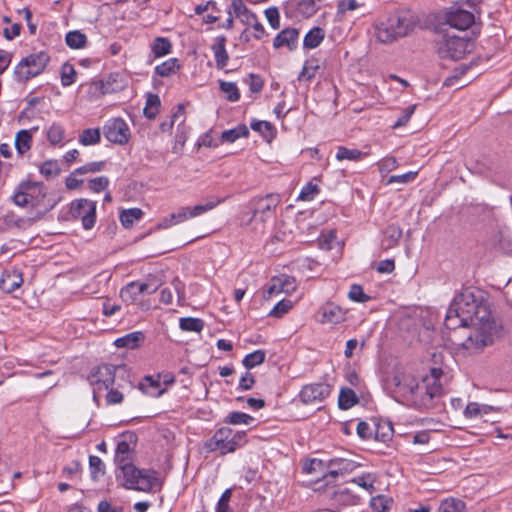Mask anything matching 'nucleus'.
Returning a JSON list of instances; mask_svg holds the SVG:
<instances>
[{
    "mask_svg": "<svg viewBox=\"0 0 512 512\" xmlns=\"http://www.w3.org/2000/svg\"><path fill=\"white\" fill-rule=\"evenodd\" d=\"M253 421H254V418L252 416H250L249 414L243 413V412H238V411L229 413L225 418V422L228 424H231V425H240V424L249 425Z\"/></svg>",
    "mask_w": 512,
    "mask_h": 512,
    "instance_id": "ea45409f",
    "label": "nucleus"
},
{
    "mask_svg": "<svg viewBox=\"0 0 512 512\" xmlns=\"http://www.w3.org/2000/svg\"><path fill=\"white\" fill-rule=\"evenodd\" d=\"M130 374L125 365L103 364L94 368L88 376V381L93 387V398L97 401L99 393L108 390L118 379L131 385Z\"/></svg>",
    "mask_w": 512,
    "mask_h": 512,
    "instance_id": "20e7f679",
    "label": "nucleus"
},
{
    "mask_svg": "<svg viewBox=\"0 0 512 512\" xmlns=\"http://www.w3.org/2000/svg\"><path fill=\"white\" fill-rule=\"evenodd\" d=\"M231 9L243 23L250 24L255 21L256 15L247 8L242 0H232Z\"/></svg>",
    "mask_w": 512,
    "mask_h": 512,
    "instance_id": "5701e85b",
    "label": "nucleus"
},
{
    "mask_svg": "<svg viewBox=\"0 0 512 512\" xmlns=\"http://www.w3.org/2000/svg\"><path fill=\"white\" fill-rule=\"evenodd\" d=\"M319 68V65L316 60H307L302 68L298 76V80H306L309 81L313 79L316 75V71Z\"/></svg>",
    "mask_w": 512,
    "mask_h": 512,
    "instance_id": "de8ad7c7",
    "label": "nucleus"
},
{
    "mask_svg": "<svg viewBox=\"0 0 512 512\" xmlns=\"http://www.w3.org/2000/svg\"><path fill=\"white\" fill-rule=\"evenodd\" d=\"M161 105L160 98L156 94H148L146 106L144 107L143 113L148 119H154L159 112Z\"/></svg>",
    "mask_w": 512,
    "mask_h": 512,
    "instance_id": "473e14b6",
    "label": "nucleus"
},
{
    "mask_svg": "<svg viewBox=\"0 0 512 512\" xmlns=\"http://www.w3.org/2000/svg\"><path fill=\"white\" fill-rule=\"evenodd\" d=\"M265 16L273 29H278L280 27V15L276 7L267 8L265 10Z\"/></svg>",
    "mask_w": 512,
    "mask_h": 512,
    "instance_id": "4d7b16f0",
    "label": "nucleus"
},
{
    "mask_svg": "<svg viewBox=\"0 0 512 512\" xmlns=\"http://www.w3.org/2000/svg\"><path fill=\"white\" fill-rule=\"evenodd\" d=\"M359 401L358 396L354 392V390L350 388H342L338 398L339 408L342 410H347L354 405H356Z\"/></svg>",
    "mask_w": 512,
    "mask_h": 512,
    "instance_id": "a878e982",
    "label": "nucleus"
},
{
    "mask_svg": "<svg viewBox=\"0 0 512 512\" xmlns=\"http://www.w3.org/2000/svg\"><path fill=\"white\" fill-rule=\"evenodd\" d=\"M179 67L178 60L176 58H170L160 65H157L155 71L158 75L167 77L174 74Z\"/></svg>",
    "mask_w": 512,
    "mask_h": 512,
    "instance_id": "4c0bfd02",
    "label": "nucleus"
},
{
    "mask_svg": "<svg viewBox=\"0 0 512 512\" xmlns=\"http://www.w3.org/2000/svg\"><path fill=\"white\" fill-rule=\"evenodd\" d=\"M105 138L112 143L126 144L131 136L128 124L122 118L109 119L103 127Z\"/></svg>",
    "mask_w": 512,
    "mask_h": 512,
    "instance_id": "9b49d317",
    "label": "nucleus"
},
{
    "mask_svg": "<svg viewBox=\"0 0 512 512\" xmlns=\"http://www.w3.org/2000/svg\"><path fill=\"white\" fill-rule=\"evenodd\" d=\"M128 489L148 492L159 485L157 472L149 469H138L132 463L119 468Z\"/></svg>",
    "mask_w": 512,
    "mask_h": 512,
    "instance_id": "0eeeda50",
    "label": "nucleus"
},
{
    "mask_svg": "<svg viewBox=\"0 0 512 512\" xmlns=\"http://www.w3.org/2000/svg\"><path fill=\"white\" fill-rule=\"evenodd\" d=\"M365 155H366L365 153L361 152L358 149H350V148H347L344 146H340L337 149L336 159L338 161H344V160L358 161Z\"/></svg>",
    "mask_w": 512,
    "mask_h": 512,
    "instance_id": "2f4dec72",
    "label": "nucleus"
},
{
    "mask_svg": "<svg viewBox=\"0 0 512 512\" xmlns=\"http://www.w3.org/2000/svg\"><path fill=\"white\" fill-rule=\"evenodd\" d=\"M417 24L416 15L410 10H398L375 23V35L381 43H391L405 37Z\"/></svg>",
    "mask_w": 512,
    "mask_h": 512,
    "instance_id": "7ed1b4c3",
    "label": "nucleus"
},
{
    "mask_svg": "<svg viewBox=\"0 0 512 512\" xmlns=\"http://www.w3.org/2000/svg\"><path fill=\"white\" fill-rule=\"evenodd\" d=\"M332 499L335 502L343 505L354 504L355 499L354 496L351 495L350 491L346 487H338L332 493Z\"/></svg>",
    "mask_w": 512,
    "mask_h": 512,
    "instance_id": "79ce46f5",
    "label": "nucleus"
},
{
    "mask_svg": "<svg viewBox=\"0 0 512 512\" xmlns=\"http://www.w3.org/2000/svg\"><path fill=\"white\" fill-rule=\"evenodd\" d=\"M331 393V386L326 383H314L305 385L299 393L302 403L316 404L325 400Z\"/></svg>",
    "mask_w": 512,
    "mask_h": 512,
    "instance_id": "f8f14e48",
    "label": "nucleus"
},
{
    "mask_svg": "<svg viewBox=\"0 0 512 512\" xmlns=\"http://www.w3.org/2000/svg\"><path fill=\"white\" fill-rule=\"evenodd\" d=\"M47 138L51 144H59L64 138V129L58 124H52L47 131Z\"/></svg>",
    "mask_w": 512,
    "mask_h": 512,
    "instance_id": "8fccbe9b",
    "label": "nucleus"
},
{
    "mask_svg": "<svg viewBox=\"0 0 512 512\" xmlns=\"http://www.w3.org/2000/svg\"><path fill=\"white\" fill-rule=\"evenodd\" d=\"M488 408L486 406H480L478 403L472 402L469 403L465 410L464 415L467 418H475L479 416L482 412L487 413Z\"/></svg>",
    "mask_w": 512,
    "mask_h": 512,
    "instance_id": "6e6d98bb",
    "label": "nucleus"
},
{
    "mask_svg": "<svg viewBox=\"0 0 512 512\" xmlns=\"http://www.w3.org/2000/svg\"><path fill=\"white\" fill-rule=\"evenodd\" d=\"M222 201H223V199H221L219 197H211L204 204H198V205H196L194 207H190V216L192 218L198 217V216H200V215H202V214H204V213L214 209Z\"/></svg>",
    "mask_w": 512,
    "mask_h": 512,
    "instance_id": "cd10ccee",
    "label": "nucleus"
},
{
    "mask_svg": "<svg viewBox=\"0 0 512 512\" xmlns=\"http://www.w3.org/2000/svg\"><path fill=\"white\" fill-rule=\"evenodd\" d=\"M119 77V74H110L102 83L103 93H112L122 90L124 88V84L122 81H118Z\"/></svg>",
    "mask_w": 512,
    "mask_h": 512,
    "instance_id": "49530a36",
    "label": "nucleus"
},
{
    "mask_svg": "<svg viewBox=\"0 0 512 512\" xmlns=\"http://www.w3.org/2000/svg\"><path fill=\"white\" fill-rule=\"evenodd\" d=\"M266 353L263 350H256L245 356L243 365L247 369H252L265 361Z\"/></svg>",
    "mask_w": 512,
    "mask_h": 512,
    "instance_id": "a19ab883",
    "label": "nucleus"
},
{
    "mask_svg": "<svg viewBox=\"0 0 512 512\" xmlns=\"http://www.w3.org/2000/svg\"><path fill=\"white\" fill-rule=\"evenodd\" d=\"M231 496H232L231 489H226L223 492V494L221 495V497L217 503L216 512H230L229 501L231 499Z\"/></svg>",
    "mask_w": 512,
    "mask_h": 512,
    "instance_id": "052dcab7",
    "label": "nucleus"
},
{
    "mask_svg": "<svg viewBox=\"0 0 512 512\" xmlns=\"http://www.w3.org/2000/svg\"><path fill=\"white\" fill-rule=\"evenodd\" d=\"M437 53L443 59L459 60L474 48L472 40L466 36H460L443 30L436 41Z\"/></svg>",
    "mask_w": 512,
    "mask_h": 512,
    "instance_id": "39448f33",
    "label": "nucleus"
},
{
    "mask_svg": "<svg viewBox=\"0 0 512 512\" xmlns=\"http://www.w3.org/2000/svg\"><path fill=\"white\" fill-rule=\"evenodd\" d=\"M446 25L460 31L468 29L475 21L472 12L461 8H451L445 13L444 17Z\"/></svg>",
    "mask_w": 512,
    "mask_h": 512,
    "instance_id": "ddd939ff",
    "label": "nucleus"
},
{
    "mask_svg": "<svg viewBox=\"0 0 512 512\" xmlns=\"http://www.w3.org/2000/svg\"><path fill=\"white\" fill-rule=\"evenodd\" d=\"M23 284L22 273L17 269L6 270L0 278V289L12 293Z\"/></svg>",
    "mask_w": 512,
    "mask_h": 512,
    "instance_id": "f3484780",
    "label": "nucleus"
},
{
    "mask_svg": "<svg viewBox=\"0 0 512 512\" xmlns=\"http://www.w3.org/2000/svg\"><path fill=\"white\" fill-rule=\"evenodd\" d=\"M291 308L292 302L290 300H281L273 307L269 315L272 317L280 318L284 314H286Z\"/></svg>",
    "mask_w": 512,
    "mask_h": 512,
    "instance_id": "603ef678",
    "label": "nucleus"
},
{
    "mask_svg": "<svg viewBox=\"0 0 512 512\" xmlns=\"http://www.w3.org/2000/svg\"><path fill=\"white\" fill-rule=\"evenodd\" d=\"M179 327L183 331L200 332L204 328V322L199 318L184 317L179 320Z\"/></svg>",
    "mask_w": 512,
    "mask_h": 512,
    "instance_id": "72a5a7b5",
    "label": "nucleus"
},
{
    "mask_svg": "<svg viewBox=\"0 0 512 512\" xmlns=\"http://www.w3.org/2000/svg\"><path fill=\"white\" fill-rule=\"evenodd\" d=\"M296 289L295 279L291 276L281 275L274 277L268 287L267 293L269 296L279 293L290 294Z\"/></svg>",
    "mask_w": 512,
    "mask_h": 512,
    "instance_id": "dca6fc26",
    "label": "nucleus"
},
{
    "mask_svg": "<svg viewBox=\"0 0 512 512\" xmlns=\"http://www.w3.org/2000/svg\"><path fill=\"white\" fill-rule=\"evenodd\" d=\"M142 215L143 212L139 208L124 210L120 214V221L124 227L129 228L135 221L140 220Z\"/></svg>",
    "mask_w": 512,
    "mask_h": 512,
    "instance_id": "c9c22d12",
    "label": "nucleus"
},
{
    "mask_svg": "<svg viewBox=\"0 0 512 512\" xmlns=\"http://www.w3.org/2000/svg\"><path fill=\"white\" fill-rule=\"evenodd\" d=\"M155 289H150L147 283L130 282L120 291V297L125 302H135L141 294H151Z\"/></svg>",
    "mask_w": 512,
    "mask_h": 512,
    "instance_id": "2eb2a0df",
    "label": "nucleus"
},
{
    "mask_svg": "<svg viewBox=\"0 0 512 512\" xmlns=\"http://www.w3.org/2000/svg\"><path fill=\"white\" fill-rule=\"evenodd\" d=\"M442 375L441 369L432 368L430 374L418 383L410 374L396 373L388 380L387 387L396 401L408 402L417 408L428 409L432 407L433 399L444 393L440 382Z\"/></svg>",
    "mask_w": 512,
    "mask_h": 512,
    "instance_id": "f03ea898",
    "label": "nucleus"
},
{
    "mask_svg": "<svg viewBox=\"0 0 512 512\" xmlns=\"http://www.w3.org/2000/svg\"><path fill=\"white\" fill-rule=\"evenodd\" d=\"M40 172L46 177H51L56 176L59 172V169L55 162L47 161L40 167Z\"/></svg>",
    "mask_w": 512,
    "mask_h": 512,
    "instance_id": "69168bd1",
    "label": "nucleus"
},
{
    "mask_svg": "<svg viewBox=\"0 0 512 512\" xmlns=\"http://www.w3.org/2000/svg\"><path fill=\"white\" fill-rule=\"evenodd\" d=\"M376 478L373 474L367 473L357 476L351 480V483H354L365 490H367L370 494L375 491L374 483Z\"/></svg>",
    "mask_w": 512,
    "mask_h": 512,
    "instance_id": "37998d69",
    "label": "nucleus"
},
{
    "mask_svg": "<svg viewBox=\"0 0 512 512\" xmlns=\"http://www.w3.org/2000/svg\"><path fill=\"white\" fill-rule=\"evenodd\" d=\"M249 135V130L246 125H238L235 128L225 130L221 134V139L223 142L233 143L237 139L241 137H247Z\"/></svg>",
    "mask_w": 512,
    "mask_h": 512,
    "instance_id": "bb28decb",
    "label": "nucleus"
},
{
    "mask_svg": "<svg viewBox=\"0 0 512 512\" xmlns=\"http://www.w3.org/2000/svg\"><path fill=\"white\" fill-rule=\"evenodd\" d=\"M104 168V162H91L82 167L77 168L73 175H83L89 172H99Z\"/></svg>",
    "mask_w": 512,
    "mask_h": 512,
    "instance_id": "5fc2aeb1",
    "label": "nucleus"
},
{
    "mask_svg": "<svg viewBox=\"0 0 512 512\" xmlns=\"http://www.w3.org/2000/svg\"><path fill=\"white\" fill-rule=\"evenodd\" d=\"M68 214L71 219L81 220L85 230L91 229L96 222V202L77 199L71 202Z\"/></svg>",
    "mask_w": 512,
    "mask_h": 512,
    "instance_id": "1a4fd4ad",
    "label": "nucleus"
},
{
    "mask_svg": "<svg viewBox=\"0 0 512 512\" xmlns=\"http://www.w3.org/2000/svg\"><path fill=\"white\" fill-rule=\"evenodd\" d=\"M255 384L254 376L246 372L239 381V389L241 390H250Z\"/></svg>",
    "mask_w": 512,
    "mask_h": 512,
    "instance_id": "774afa93",
    "label": "nucleus"
},
{
    "mask_svg": "<svg viewBox=\"0 0 512 512\" xmlns=\"http://www.w3.org/2000/svg\"><path fill=\"white\" fill-rule=\"evenodd\" d=\"M318 192V186L316 184L309 182L302 188L298 198L303 201H310L314 199L315 195Z\"/></svg>",
    "mask_w": 512,
    "mask_h": 512,
    "instance_id": "864d4df0",
    "label": "nucleus"
},
{
    "mask_svg": "<svg viewBox=\"0 0 512 512\" xmlns=\"http://www.w3.org/2000/svg\"><path fill=\"white\" fill-rule=\"evenodd\" d=\"M444 325L449 330L475 327L474 332L461 343L464 349L471 352H479L492 345L497 333L496 323L483 302L481 292L472 289H465L454 297L447 310Z\"/></svg>",
    "mask_w": 512,
    "mask_h": 512,
    "instance_id": "f257e3e1",
    "label": "nucleus"
},
{
    "mask_svg": "<svg viewBox=\"0 0 512 512\" xmlns=\"http://www.w3.org/2000/svg\"><path fill=\"white\" fill-rule=\"evenodd\" d=\"M123 399L124 395L122 392H120L117 389H113L112 387L108 389V392L106 394V403L108 405L119 404L123 401Z\"/></svg>",
    "mask_w": 512,
    "mask_h": 512,
    "instance_id": "0e129e2a",
    "label": "nucleus"
},
{
    "mask_svg": "<svg viewBox=\"0 0 512 512\" xmlns=\"http://www.w3.org/2000/svg\"><path fill=\"white\" fill-rule=\"evenodd\" d=\"M151 49L155 57H162L170 52L171 43L167 38L157 37L154 39Z\"/></svg>",
    "mask_w": 512,
    "mask_h": 512,
    "instance_id": "e433bc0d",
    "label": "nucleus"
},
{
    "mask_svg": "<svg viewBox=\"0 0 512 512\" xmlns=\"http://www.w3.org/2000/svg\"><path fill=\"white\" fill-rule=\"evenodd\" d=\"M246 443L244 431H234L229 427L219 428L214 435L204 443L207 452H219L221 455L232 453Z\"/></svg>",
    "mask_w": 512,
    "mask_h": 512,
    "instance_id": "423d86ee",
    "label": "nucleus"
},
{
    "mask_svg": "<svg viewBox=\"0 0 512 512\" xmlns=\"http://www.w3.org/2000/svg\"><path fill=\"white\" fill-rule=\"evenodd\" d=\"M465 505L463 501L456 498H448L443 500L438 508L439 512H462Z\"/></svg>",
    "mask_w": 512,
    "mask_h": 512,
    "instance_id": "c03bdc74",
    "label": "nucleus"
},
{
    "mask_svg": "<svg viewBox=\"0 0 512 512\" xmlns=\"http://www.w3.org/2000/svg\"><path fill=\"white\" fill-rule=\"evenodd\" d=\"M50 58L45 52L33 53L22 59L15 68V78L24 82L41 74L47 66Z\"/></svg>",
    "mask_w": 512,
    "mask_h": 512,
    "instance_id": "6e6552de",
    "label": "nucleus"
},
{
    "mask_svg": "<svg viewBox=\"0 0 512 512\" xmlns=\"http://www.w3.org/2000/svg\"><path fill=\"white\" fill-rule=\"evenodd\" d=\"M393 505V499L385 495H377L370 500L369 506L375 512H388Z\"/></svg>",
    "mask_w": 512,
    "mask_h": 512,
    "instance_id": "c756f323",
    "label": "nucleus"
},
{
    "mask_svg": "<svg viewBox=\"0 0 512 512\" xmlns=\"http://www.w3.org/2000/svg\"><path fill=\"white\" fill-rule=\"evenodd\" d=\"M134 448L127 441H119L115 451L114 461L118 469L132 463Z\"/></svg>",
    "mask_w": 512,
    "mask_h": 512,
    "instance_id": "412c9836",
    "label": "nucleus"
},
{
    "mask_svg": "<svg viewBox=\"0 0 512 512\" xmlns=\"http://www.w3.org/2000/svg\"><path fill=\"white\" fill-rule=\"evenodd\" d=\"M281 196L278 193H270L262 197H255L250 201L252 207V220H265L270 217L275 208L280 204Z\"/></svg>",
    "mask_w": 512,
    "mask_h": 512,
    "instance_id": "9d476101",
    "label": "nucleus"
},
{
    "mask_svg": "<svg viewBox=\"0 0 512 512\" xmlns=\"http://www.w3.org/2000/svg\"><path fill=\"white\" fill-rule=\"evenodd\" d=\"M142 337L143 336L141 332L129 333L123 337L116 339L115 345L118 348H135Z\"/></svg>",
    "mask_w": 512,
    "mask_h": 512,
    "instance_id": "58836bf2",
    "label": "nucleus"
},
{
    "mask_svg": "<svg viewBox=\"0 0 512 512\" xmlns=\"http://www.w3.org/2000/svg\"><path fill=\"white\" fill-rule=\"evenodd\" d=\"M246 83L252 93H259L263 89L264 85L262 78L253 73L249 74Z\"/></svg>",
    "mask_w": 512,
    "mask_h": 512,
    "instance_id": "13d9d810",
    "label": "nucleus"
},
{
    "mask_svg": "<svg viewBox=\"0 0 512 512\" xmlns=\"http://www.w3.org/2000/svg\"><path fill=\"white\" fill-rule=\"evenodd\" d=\"M330 470L328 474L332 477H336L339 473L351 471L354 467L353 462L343 458H333L328 464Z\"/></svg>",
    "mask_w": 512,
    "mask_h": 512,
    "instance_id": "393cba45",
    "label": "nucleus"
},
{
    "mask_svg": "<svg viewBox=\"0 0 512 512\" xmlns=\"http://www.w3.org/2000/svg\"><path fill=\"white\" fill-rule=\"evenodd\" d=\"M172 219H174L176 224L182 223L190 218V207H181L177 212L172 213Z\"/></svg>",
    "mask_w": 512,
    "mask_h": 512,
    "instance_id": "338daca9",
    "label": "nucleus"
},
{
    "mask_svg": "<svg viewBox=\"0 0 512 512\" xmlns=\"http://www.w3.org/2000/svg\"><path fill=\"white\" fill-rule=\"evenodd\" d=\"M336 239V233L334 231H329L327 233H322L319 237V246L324 250L332 249V242Z\"/></svg>",
    "mask_w": 512,
    "mask_h": 512,
    "instance_id": "680f3d73",
    "label": "nucleus"
},
{
    "mask_svg": "<svg viewBox=\"0 0 512 512\" xmlns=\"http://www.w3.org/2000/svg\"><path fill=\"white\" fill-rule=\"evenodd\" d=\"M348 297L352 301L359 302V303L367 302L370 299V297L364 293L363 288L360 285H356V284H353L350 287Z\"/></svg>",
    "mask_w": 512,
    "mask_h": 512,
    "instance_id": "3c124183",
    "label": "nucleus"
},
{
    "mask_svg": "<svg viewBox=\"0 0 512 512\" xmlns=\"http://www.w3.org/2000/svg\"><path fill=\"white\" fill-rule=\"evenodd\" d=\"M108 184H109L108 178L105 176H100V177L90 180L89 187L93 192L98 193V192L106 189Z\"/></svg>",
    "mask_w": 512,
    "mask_h": 512,
    "instance_id": "e2e57ef3",
    "label": "nucleus"
},
{
    "mask_svg": "<svg viewBox=\"0 0 512 512\" xmlns=\"http://www.w3.org/2000/svg\"><path fill=\"white\" fill-rule=\"evenodd\" d=\"M226 42L227 39L225 36H218L214 39V42L211 46L215 58L216 67L218 69L225 68L229 60V54L226 50Z\"/></svg>",
    "mask_w": 512,
    "mask_h": 512,
    "instance_id": "6ab92c4d",
    "label": "nucleus"
},
{
    "mask_svg": "<svg viewBox=\"0 0 512 512\" xmlns=\"http://www.w3.org/2000/svg\"><path fill=\"white\" fill-rule=\"evenodd\" d=\"M32 136L28 130H20L15 137V147L21 155L31 148Z\"/></svg>",
    "mask_w": 512,
    "mask_h": 512,
    "instance_id": "c85d7f7f",
    "label": "nucleus"
},
{
    "mask_svg": "<svg viewBox=\"0 0 512 512\" xmlns=\"http://www.w3.org/2000/svg\"><path fill=\"white\" fill-rule=\"evenodd\" d=\"M76 71L73 65L65 63L61 69V83L64 87L70 86L75 82Z\"/></svg>",
    "mask_w": 512,
    "mask_h": 512,
    "instance_id": "09e8293b",
    "label": "nucleus"
},
{
    "mask_svg": "<svg viewBox=\"0 0 512 512\" xmlns=\"http://www.w3.org/2000/svg\"><path fill=\"white\" fill-rule=\"evenodd\" d=\"M66 44L72 49L83 48L87 42L86 35L80 31H70L66 34Z\"/></svg>",
    "mask_w": 512,
    "mask_h": 512,
    "instance_id": "f704fd0d",
    "label": "nucleus"
},
{
    "mask_svg": "<svg viewBox=\"0 0 512 512\" xmlns=\"http://www.w3.org/2000/svg\"><path fill=\"white\" fill-rule=\"evenodd\" d=\"M101 140V131L99 128H88L82 131L79 136V142L84 146L98 144Z\"/></svg>",
    "mask_w": 512,
    "mask_h": 512,
    "instance_id": "7c9ffc66",
    "label": "nucleus"
},
{
    "mask_svg": "<svg viewBox=\"0 0 512 512\" xmlns=\"http://www.w3.org/2000/svg\"><path fill=\"white\" fill-rule=\"evenodd\" d=\"M39 189L40 186L37 183L23 182L19 185V190L14 194L13 201L17 206L25 207L32 203L31 190Z\"/></svg>",
    "mask_w": 512,
    "mask_h": 512,
    "instance_id": "aec40b11",
    "label": "nucleus"
},
{
    "mask_svg": "<svg viewBox=\"0 0 512 512\" xmlns=\"http://www.w3.org/2000/svg\"><path fill=\"white\" fill-rule=\"evenodd\" d=\"M345 311L338 305L328 302L318 310V321L321 324H338L345 320Z\"/></svg>",
    "mask_w": 512,
    "mask_h": 512,
    "instance_id": "4468645a",
    "label": "nucleus"
},
{
    "mask_svg": "<svg viewBox=\"0 0 512 512\" xmlns=\"http://www.w3.org/2000/svg\"><path fill=\"white\" fill-rule=\"evenodd\" d=\"M299 38V31L295 28L283 29L273 41V47L279 49L287 47L290 51L294 50L297 46Z\"/></svg>",
    "mask_w": 512,
    "mask_h": 512,
    "instance_id": "a211bd4d",
    "label": "nucleus"
},
{
    "mask_svg": "<svg viewBox=\"0 0 512 512\" xmlns=\"http://www.w3.org/2000/svg\"><path fill=\"white\" fill-rule=\"evenodd\" d=\"M325 32L320 27H313L304 37L303 46L314 49L324 40Z\"/></svg>",
    "mask_w": 512,
    "mask_h": 512,
    "instance_id": "b1692460",
    "label": "nucleus"
},
{
    "mask_svg": "<svg viewBox=\"0 0 512 512\" xmlns=\"http://www.w3.org/2000/svg\"><path fill=\"white\" fill-rule=\"evenodd\" d=\"M416 105H410L405 108L402 112V115L397 119V121L393 124V128L397 129L399 127L405 126L410 120L411 116L415 111Z\"/></svg>",
    "mask_w": 512,
    "mask_h": 512,
    "instance_id": "bf43d9fd",
    "label": "nucleus"
},
{
    "mask_svg": "<svg viewBox=\"0 0 512 512\" xmlns=\"http://www.w3.org/2000/svg\"><path fill=\"white\" fill-rule=\"evenodd\" d=\"M220 89L226 94V99L230 102H236L240 99V93L234 82L220 81Z\"/></svg>",
    "mask_w": 512,
    "mask_h": 512,
    "instance_id": "a18cd8bd",
    "label": "nucleus"
},
{
    "mask_svg": "<svg viewBox=\"0 0 512 512\" xmlns=\"http://www.w3.org/2000/svg\"><path fill=\"white\" fill-rule=\"evenodd\" d=\"M139 389L146 395L151 397H159L164 393V389L161 388L159 378L155 379L152 376H146L140 383Z\"/></svg>",
    "mask_w": 512,
    "mask_h": 512,
    "instance_id": "4be33fe9",
    "label": "nucleus"
}]
</instances>
